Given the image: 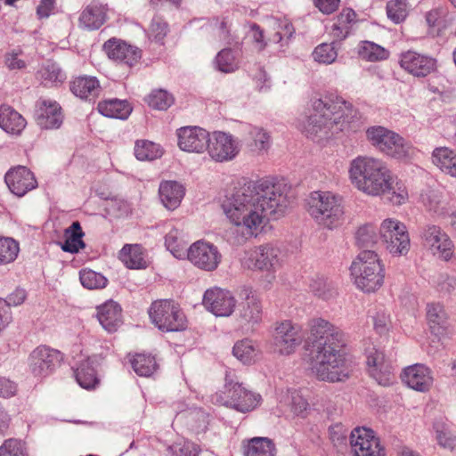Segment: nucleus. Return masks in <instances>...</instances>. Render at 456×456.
Returning a JSON list of instances; mask_svg holds the SVG:
<instances>
[{
	"instance_id": "nucleus-4",
	"label": "nucleus",
	"mask_w": 456,
	"mask_h": 456,
	"mask_svg": "<svg viewBox=\"0 0 456 456\" xmlns=\"http://www.w3.org/2000/svg\"><path fill=\"white\" fill-rule=\"evenodd\" d=\"M348 172L354 187L365 194L379 196L389 188L391 172L379 159L359 156L351 161Z\"/></svg>"
},
{
	"instance_id": "nucleus-43",
	"label": "nucleus",
	"mask_w": 456,
	"mask_h": 456,
	"mask_svg": "<svg viewBox=\"0 0 456 456\" xmlns=\"http://www.w3.org/2000/svg\"><path fill=\"white\" fill-rule=\"evenodd\" d=\"M276 448L272 440L265 437H255L250 440L245 456H275Z\"/></svg>"
},
{
	"instance_id": "nucleus-26",
	"label": "nucleus",
	"mask_w": 456,
	"mask_h": 456,
	"mask_svg": "<svg viewBox=\"0 0 456 456\" xmlns=\"http://www.w3.org/2000/svg\"><path fill=\"white\" fill-rule=\"evenodd\" d=\"M104 50L109 58L133 66L141 58V51L124 41L111 38L105 42Z\"/></svg>"
},
{
	"instance_id": "nucleus-21",
	"label": "nucleus",
	"mask_w": 456,
	"mask_h": 456,
	"mask_svg": "<svg viewBox=\"0 0 456 456\" xmlns=\"http://www.w3.org/2000/svg\"><path fill=\"white\" fill-rule=\"evenodd\" d=\"M400 66L414 77H424L436 69V60L414 51H407L400 56Z\"/></svg>"
},
{
	"instance_id": "nucleus-23",
	"label": "nucleus",
	"mask_w": 456,
	"mask_h": 456,
	"mask_svg": "<svg viewBox=\"0 0 456 456\" xmlns=\"http://www.w3.org/2000/svg\"><path fill=\"white\" fill-rule=\"evenodd\" d=\"M4 180L10 191L18 197L24 196L37 186L34 174L24 166L9 170Z\"/></svg>"
},
{
	"instance_id": "nucleus-46",
	"label": "nucleus",
	"mask_w": 456,
	"mask_h": 456,
	"mask_svg": "<svg viewBox=\"0 0 456 456\" xmlns=\"http://www.w3.org/2000/svg\"><path fill=\"white\" fill-rule=\"evenodd\" d=\"M379 240V232L371 224L360 226L355 232L356 244L361 248H372Z\"/></svg>"
},
{
	"instance_id": "nucleus-24",
	"label": "nucleus",
	"mask_w": 456,
	"mask_h": 456,
	"mask_svg": "<svg viewBox=\"0 0 456 456\" xmlns=\"http://www.w3.org/2000/svg\"><path fill=\"white\" fill-rule=\"evenodd\" d=\"M402 380L411 389L427 392L433 386L434 377L429 368L417 363L403 370Z\"/></svg>"
},
{
	"instance_id": "nucleus-41",
	"label": "nucleus",
	"mask_w": 456,
	"mask_h": 456,
	"mask_svg": "<svg viewBox=\"0 0 456 456\" xmlns=\"http://www.w3.org/2000/svg\"><path fill=\"white\" fill-rule=\"evenodd\" d=\"M240 62L239 53L231 48L221 50L215 59L216 69L224 73L236 71L240 68Z\"/></svg>"
},
{
	"instance_id": "nucleus-14",
	"label": "nucleus",
	"mask_w": 456,
	"mask_h": 456,
	"mask_svg": "<svg viewBox=\"0 0 456 456\" xmlns=\"http://www.w3.org/2000/svg\"><path fill=\"white\" fill-rule=\"evenodd\" d=\"M240 297L242 301L240 303L238 308V320L241 326L254 328L262 322V300L249 287L242 288Z\"/></svg>"
},
{
	"instance_id": "nucleus-20",
	"label": "nucleus",
	"mask_w": 456,
	"mask_h": 456,
	"mask_svg": "<svg viewBox=\"0 0 456 456\" xmlns=\"http://www.w3.org/2000/svg\"><path fill=\"white\" fill-rule=\"evenodd\" d=\"M364 352L370 375L383 387L392 384L394 380L393 368L390 362L385 360L383 353L370 343L364 348Z\"/></svg>"
},
{
	"instance_id": "nucleus-50",
	"label": "nucleus",
	"mask_w": 456,
	"mask_h": 456,
	"mask_svg": "<svg viewBox=\"0 0 456 456\" xmlns=\"http://www.w3.org/2000/svg\"><path fill=\"white\" fill-rule=\"evenodd\" d=\"M338 57V50L335 43H322L317 45L313 52V58L315 61L322 64H331Z\"/></svg>"
},
{
	"instance_id": "nucleus-40",
	"label": "nucleus",
	"mask_w": 456,
	"mask_h": 456,
	"mask_svg": "<svg viewBox=\"0 0 456 456\" xmlns=\"http://www.w3.org/2000/svg\"><path fill=\"white\" fill-rule=\"evenodd\" d=\"M165 244L167 248L176 258H183L188 251L187 241L182 231L173 228L166 235Z\"/></svg>"
},
{
	"instance_id": "nucleus-18",
	"label": "nucleus",
	"mask_w": 456,
	"mask_h": 456,
	"mask_svg": "<svg viewBox=\"0 0 456 456\" xmlns=\"http://www.w3.org/2000/svg\"><path fill=\"white\" fill-rule=\"evenodd\" d=\"M60 351L45 346H37L29 355V369L35 377L49 376L61 361Z\"/></svg>"
},
{
	"instance_id": "nucleus-51",
	"label": "nucleus",
	"mask_w": 456,
	"mask_h": 456,
	"mask_svg": "<svg viewBox=\"0 0 456 456\" xmlns=\"http://www.w3.org/2000/svg\"><path fill=\"white\" fill-rule=\"evenodd\" d=\"M19 250V244L13 239L0 237V265L13 262Z\"/></svg>"
},
{
	"instance_id": "nucleus-38",
	"label": "nucleus",
	"mask_w": 456,
	"mask_h": 456,
	"mask_svg": "<svg viewBox=\"0 0 456 456\" xmlns=\"http://www.w3.org/2000/svg\"><path fill=\"white\" fill-rule=\"evenodd\" d=\"M214 36L225 45L237 42L238 37L232 30V20L229 17H216L210 21Z\"/></svg>"
},
{
	"instance_id": "nucleus-36",
	"label": "nucleus",
	"mask_w": 456,
	"mask_h": 456,
	"mask_svg": "<svg viewBox=\"0 0 456 456\" xmlns=\"http://www.w3.org/2000/svg\"><path fill=\"white\" fill-rule=\"evenodd\" d=\"M98 110L108 118L126 119L130 115L132 107L126 101L110 99L99 102Z\"/></svg>"
},
{
	"instance_id": "nucleus-33",
	"label": "nucleus",
	"mask_w": 456,
	"mask_h": 456,
	"mask_svg": "<svg viewBox=\"0 0 456 456\" xmlns=\"http://www.w3.org/2000/svg\"><path fill=\"white\" fill-rule=\"evenodd\" d=\"M71 92L81 99H93L100 93V83L95 77H76L70 85Z\"/></svg>"
},
{
	"instance_id": "nucleus-11",
	"label": "nucleus",
	"mask_w": 456,
	"mask_h": 456,
	"mask_svg": "<svg viewBox=\"0 0 456 456\" xmlns=\"http://www.w3.org/2000/svg\"><path fill=\"white\" fill-rule=\"evenodd\" d=\"M419 237L422 245L433 255L445 261L452 257L454 244L441 226L428 224L421 228Z\"/></svg>"
},
{
	"instance_id": "nucleus-55",
	"label": "nucleus",
	"mask_w": 456,
	"mask_h": 456,
	"mask_svg": "<svg viewBox=\"0 0 456 456\" xmlns=\"http://www.w3.org/2000/svg\"><path fill=\"white\" fill-rule=\"evenodd\" d=\"M147 102L151 107L156 110H165L173 104L174 98L167 91L159 89L152 91L148 96Z\"/></svg>"
},
{
	"instance_id": "nucleus-22",
	"label": "nucleus",
	"mask_w": 456,
	"mask_h": 456,
	"mask_svg": "<svg viewBox=\"0 0 456 456\" xmlns=\"http://www.w3.org/2000/svg\"><path fill=\"white\" fill-rule=\"evenodd\" d=\"M178 146L188 152H203L209 142V133L199 126H184L177 130Z\"/></svg>"
},
{
	"instance_id": "nucleus-39",
	"label": "nucleus",
	"mask_w": 456,
	"mask_h": 456,
	"mask_svg": "<svg viewBox=\"0 0 456 456\" xmlns=\"http://www.w3.org/2000/svg\"><path fill=\"white\" fill-rule=\"evenodd\" d=\"M119 259L128 267L132 269H139L145 267V260L139 245H125L118 254Z\"/></svg>"
},
{
	"instance_id": "nucleus-6",
	"label": "nucleus",
	"mask_w": 456,
	"mask_h": 456,
	"mask_svg": "<svg viewBox=\"0 0 456 456\" xmlns=\"http://www.w3.org/2000/svg\"><path fill=\"white\" fill-rule=\"evenodd\" d=\"M351 273L356 287L367 293L375 292L384 283L385 270L373 250H363L352 263Z\"/></svg>"
},
{
	"instance_id": "nucleus-37",
	"label": "nucleus",
	"mask_w": 456,
	"mask_h": 456,
	"mask_svg": "<svg viewBox=\"0 0 456 456\" xmlns=\"http://www.w3.org/2000/svg\"><path fill=\"white\" fill-rule=\"evenodd\" d=\"M259 353L258 345L248 338L236 342L232 348L233 355L244 364L254 363Z\"/></svg>"
},
{
	"instance_id": "nucleus-59",
	"label": "nucleus",
	"mask_w": 456,
	"mask_h": 456,
	"mask_svg": "<svg viewBox=\"0 0 456 456\" xmlns=\"http://www.w3.org/2000/svg\"><path fill=\"white\" fill-rule=\"evenodd\" d=\"M0 456H26V448L20 440L8 439L0 446Z\"/></svg>"
},
{
	"instance_id": "nucleus-28",
	"label": "nucleus",
	"mask_w": 456,
	"mask_h": 456,
	"mask_svg": "<svg viewBox=\"0 0 456 456\" xmlns=\"http://www.w3.org/2000/svg\"><path fill=\"white\" fill-rule=\"evenodd\" d=\"M421 202L426 210L436 218L448 217L451 207L443 194L437 191L429 190L421 194Z\"/></svg>"
},
{
	"instance_id": "nucleus-63",
	"label": "nucleus",
	"mask_w": 456,
	"mask_h": 456,
	"mask_svg": "<svg viewBox=\"0 0 456 456\" xmlns=\"http://www.w3.org/2000/svg\"><path fill=\"white\" fill-rule=\"evenodd\" d=\"M289 403L291 411L297 415L302 414L308 407L307 401L296 391L290 393Z\"/></svg>"
},
{
	"instance_id": "nucleus-45",
	"label": "nucleus",
	"mask_w": 456,
	"mask_h": 456,
	"mask_svg": "<svg viewBox=\"0 0 456 456\" xmlns=\"http://www.w3.org/2000/svg\"><path fill=\"white\" fill-rule=\"evenodd\" d=\"M134 372L142 377H150L157 370L155 358L151 354H137L131 360Z\"/></svg>"
},
{
	"instance_id": "nucleus-60",
	"label": "nucleus",
	"mask_w": 456,
	"mask_h": 456,
	"mask_svg": "<svg viewBox=\"0 0 456 456\" xmlns=\"http://www.w3.org/2000/svg\"><path fill=\"white\" fill-rule=\"evenodd\" d=\"M168 32L167 23L159 16H154L150 28L149 35L157 42H161Z\"/></svg>"
},
{
	"instance_id": "nucleus-13",
	"label": "nucleus",
	"mask_w": 456,
	"mask_h": 456,
	"mask_svg": "<svg viewBox=\"0 0 456 456\" xmlns=\"http://www.w3.org/2000/svg\"><path fill=\"white\" fill-rule=\"evenodd\" d=\"M350 446L354 456H385V449L379 438L370 428L357 427L349 436Z\"/></svg>"
},
{
	"instance_id": "nucleus-35",
	"label": "nucleus",
	"mask_w": 456,
	"mask_h": 456,
	"mask_svg": "<svg viewBox=\"0 0 456 456\" xmlns=\"http://www.w3.org/2000/svg\"><path fill=\"white\" fill-rule=\"evenodd\" d=\"M76 380L79 386L86 389H91L99 382L96 377L95 360L88 357L83 360L74 370Z\"/></svg>"
},
{
	"instance_id": "nucleus-57",
	"label": "nucleus",
	"mask_w": 456,
	"mask_h": 456,
	"mask_svg": "<svg viewBox=\"0 0 456 456\" xmlns=\"http://www.w3.org/2000/svg\"><path fill=\"white\" fill-rule=\"evenodd\" d=\"M39 79L45 85L60 82L62 79L61 69L55 63L48 62L45 64L37 72Z\"/></svg>"
},
{
	"instance_id": "nucleus-3",
	"label": "nucleus",
	"mask_w": 456,
	"mask_h": 456,
	"mask_svg": "<svg viewBox=\"0 0 456 456\" xmlns=\"http://www.w3.org/2000/svg\"><path fill=\"white\" fill-rule=\"evenodd\" d=\"M357 111L352 103L335 94L312 99L309 114L299 124V129L314 141H322L348 128Z\"/></svg>"
},
{
	"instance_id": "nucleus-49",
	"label": "nucleus",
	"mask_w": 456,
	"mask_h": 456,
	"mask_svg": "<svg viewBox=\"0 0 456 456\" xmlns=\"http://www.w3.org/2000/svg\"><path fill=\"white\" fill-rule=\"evenodd\" d=\"M359 55L363 60L378 61L386 60L388 57V52L375 43L365 41L359 49Z\"/></svg>"
},
{
	"instance_id": "nucleus-62",
	"label": "nucleus",
	"mask_w": 456,
	"mask_h": 456,
	"mask_svg": "<svg viewBox=\"0 0 456 456\" xmlns=\"http://www.w3.org/2000/svg\"><path fill=\"white\" fill-rule=\"evenodd\" d=\"M330 438L335 446L345 444L346 442V430L341 424H336L329 429Z\"/></svg>"
},
{
	"instance_id": "nucleus-15",
	"label": "nucleus",
	"mask_w": 456,
	"mask_h": 456,
	"mask_svg": "<svg viewBox=\"0 0 456 456\" xmlns=\"http://www.w3.org/2000/svg\"><path fill=\"white\" fill-rule=\"evenodd\" d=\"M202 304L214 315L228 317L234 312L237 300L230 290L214 287L205 291Z\"/></svg>"
},
{
	"instance_id": "nucleus-31",
	"label": "nucleus",
	"mask_w": 456,
	"mask_h": 456,
	"mask_svg": "<svg viewBox=\"0 0 456 456\" xmlns=\"http://www.w3.org/2000/svg\"><path fill=\"white\" fill-rule=\"evenodd\" d=\"M26 125L25 118L12 107H0V127L6 133L20 134Z\"/></svg>"
},
{
	"instance_id": "nucleus-53",
	"label": "nucleus",
	"mask_w": 456,
	"mask_h": 456,
	"mask_svg": "<svg viewBox=\"0 0 456 456\" xmlns=\"http://www.w3.org/2000/svg\"><path fill=\"white\" fill-rule=\"evenodd\" d=\"M387 194V200L393 205H402L408 200V191L404 184L401 182H395L393 176H391L389 188L384 193Z\"/></svg>"
},
{
	"instance_id": "nucleus-10",
	"label": "nucleus",
	"mask_w": 456,
	"mask_h": 456,
	"mask_svg": "<svg viewBox=\"0 0 456 456\" xmlns=\"http://www.w3.org/2000/svg\"><path fill=\"white\" fill-rule=\"evenodd\" d=\"M380 240L393 256L406 255L410 249V236L406 225L394 218L385 219L379 227Z\"/></svg>"
},
{
	"instance_id": "nucleus-9",
	"label": "nucleus",
	"mask_w": 456,
	"mask_h": 456,
	"mask_svg": "<svg viewBox=\"0 0 456 456\" xmlns=\"http://www.w3.org/2000/svg\"><path fill=\"white\" fill-rule=\"evenodd\" d=\"M151 322L163 332H175L186 329L187 320L180 306L171 300L153 302L149 309Z\"/></svg>"
},
{
	"instance_id": "nucleus-56",
	"label": "nucleus",
	"mask_w": 456,
	"mask_h": 456,
	"mask_svg": "<svg viewBox=\"0 0 456 456\" xmlns=\"http://www.w3.org/2000/svg\"><path fill=\"white\" fill-rule=\"evenodd\" d=\"M387 13L395 23H400L408 15L407 4L403 0H392L387 4Z\"/></svg>"
},
{
	"instance_id": "nucleus-54",
	"label": "nucleus",
	"mask_w": 456,
	"mask_h": 456,
	"mask_svg": "<svg viewBox=\"0 0 456 456\" xmlns=\"http://www.w3.org/2000/svg\"><path fill=\"white\" fill-rule=\"evenodd\" d=\"M79 279L83 287L88 289H102L107 284V279L102 274L90 269L80 271Z\"/></svg>"
},
{
	"instance_id": "nucleus-5",
	"label": "nucleus",
	"mask_w": 456,
	"mask_h": 456,
	"mask_svg": "<svg viewBox=\"0 0 456 456\" xmlns=\"http://www.w3.org/2000/svg\"><path fill=\"white\" fill-rule=\"evenodd\" d=\"M308 213L319 224L327 229L339 226L344 218L342 198L330 191H314L308 199Z\"/></svg>"
},
{
	"instance_id": "nucleus-58",
	"label": "nucleus",
	"mask_w": 456,
	"mask_h": 456,
	"mask_svg": "<svg viewBox=\"0 0 456 456\" xmlns=\"http://www.w3.org/2000/svg\"><path fill=\"white\" fill-rule=\"evenodd\" d=\"M188 422L191 423V428L197 432L205 430L208 424V415L200 409H189L186 412Z\"/></svg>"
},
{
	"instance_id": "nucleus-2",
	"label": "nucleus",
	"mask_w": 456,
	"mask_h": 456,
	"mask_svg": "<svg viewBox=\"0 0 456 456\" xmlns=\"http://www.w3.org/2000/svg\"><path fill=\"white\" fill-rule=\"evenodd\" d=\"M311 370L320 379L343 381L352 371L351 362L344 352L346 336L338 327L322 318L309 322Z\"/></svg>"
},
{
	"instance_id": "nucleus-32",
	"label": "nucleus",
	"mask_w": 456,
	"mask_h": 456,
	"mask_svg": "<svg viewBox=\"0 0 456 456\" xmlns=\"http://www.w3.org/2000/svg\"><path fill=\"white\" fill-rule=\"evenodd\" d=\"M247 145L254 154L263 155L270 149L272 145V137L263 127L249 126Z\"/></svg>"
},
{
	"instance_id": "nucleus-16",
	"label": "nucleus",
	"mask_w": 456,
	"mask_h": 456,
	"mask_svg": "<svg viewBox=\"0 0 456 456\" xmlns=\"http://www.w3.org/2000/svg\"><path fill=\"white\" fill-rule=\"evenodd\" d=\"M301 327L291 321L277 322L273 333L275 349L284 355L291 354L302 343Z\"/></svg>"
},
{
	"instance_id": "nucleus-7",
	"label": "nucleus",
	"mask_w": 456,
	"mask_h": 456,
	"mask_svg": "<svg viewBox=\"0 0 456 456\" xmlns=\"http://www.w3.org/2000/svg\"><path fill=\"white\" fill-rule=\"evenodd\" d=\"M367 139L381 152L399 160L411 159L415 149L397 133L384 126H375L367 129Z\"/></svg>"
},
{
	"instance_id": "nucleus-30",
	"label": "nucleus",
	"mask_w": 456,
	"mask_h": 456,
	"mask_svg": "<svg viewBox=\"0 0 456 456\" xmlns=\"http://www.w3.org/2000/svg\"><path fill=\"white\" fill-rule=\"evenodd\" d=\"M97 317L104 330L114 332L122 323L121 307L114 301H109L98 307Z\"/></svg>"
},
{
	"instance_id": "nucleus-1",
	"label": "nucleus",
	"mask_w": 456,
	"mask_h": 456,
	"mask_svg": "<svg viewBox=\"0 0 456 456\" xmlns=\"http://www.w3.org/2000/svg\"><path fill=\"white\" fill-rule=\"evenodd\" d=\"M285 187L268 179L250 181L236 188L222 202V209L241 235L235 243L256 237L266 223L282 216L289 206Z\"/></svg>"
},
{
	"instance_id": "nucleus-52",
	"label": "nucleus",
	"mask_w": 456,
	"mask_h": 456,
	"mask_svg": "<svg viewBox=\"0 0 456 456\" xmlns=\"http://www.w3.org/2000/svg\"><path fill=\"white\" fill-rule=\"evenodd\" d=\"M310 289L314 294L325 300L335 297L337 294L333 284L323 277H317L312 280Z\"/></svg>"
},
{
	"instance_id": "nucleus-44",
	"label": "nucleus",
	"mask_w": 456,
	"mask_h": 456,
	"mask_svg": "<svg viewBox=\"0 0 456 456\" xmlns=\"http://www.w3.org/2000/svg\"><path fill=\"white\" fill-rule=\"evenodd\" d=\"M438 444L449 450L456 446V436L452 434L451 424L447 420L438 419L434 423Z\"/></svg>"
},
{
	"instance_id": "nucleus-8",
	"label": "nucleus",
	"mask_w": 456,
	"mask_h": 456,
	"mask_svg": "<svg viewBox=\"0 0 456 456\" xmlns=\"http://www.w3.org/2000/svg\"><path fill=\"white\" fill-rule=\"evenodd\" d=\"M281 249L272 244H264L243 252L240 265L244 269L275 273L283 265Z\"/></svg>"
},
{
	"instance_id": "nucleus-12",
	"label": "nucleus",
	"mask_w": 456,
	"mask_h": 456,
	"mask_svg": "<svg viewBox=\"0 0 456 456\" xmlns=\"http://www.w3.org/2000/svg\"><path fill=\"white\" fill-rule=\"evenodd\" d=\"M225 393L227 394L226 400L217 398L216 401L240 412L255 410L262 400L259 394L248 390L242 384L232 380L226 382Z\"/></svg>"
},
{
	"instance_id": "nucleus-42",
	"label": "nucleus",
	"mask_w": 456,
	"mask_h": 456,
	"mask_svg": "<svg viewBox=\"0 0 456 456\" xmlns=\"http://www.w3.org/2000/svg\"><path fill=\"white\" fill-rule=\"evenodd\" d=\"M84 232H82L80 224L74 222L69 229L65 231L66 240L61 244V249L65 252L77 253L80 248L85 247L82 240Z\"/></svg>"
},
{
	"instance_id": "nucleus-29",
	"label": "nucleus",
	"mask_w": 456,
	"mask_h": 456,
	"mask_svg": "<svg viewBox=\"0 0 456 456\" xmlns=\"http://www.w3.org/2000/svg\"><path fill=\"white\" fill-rule=\"evenodd\" d=\"M159 199L169 210L177 208L184 196L183 186L175 181L162 182L159 188Z\"/></svg>"
},
{
	"instance_id": "nucleus-25",
	"label": "nucleus",
	"mask_w": 456,
	"mask_h": 456,
	"mask_svg": "<svg viewBox=\"0 0 456 456\" xmlns=\"http://www.w3.org/2000/svg\"><path fill=\"white\" fill-rule=\"evenodd\" d=\"M36 120L43 129L59 128L63 121L61 106L55 101L41 100L37 104Z\"/></svg>"
},
{
	"instance_id": "nucleus-34",
	"label": "nucleus",
	"mask_w": 456,
	"mask_h": 456,
	"mask_svg": "<svg viewBox=\"0 0 456 456\" xmlns=\"http://www.w3.org/2000/svg\"><path fill=\"white\" fill-rule=\"evenodd\" d=\"M432 163L442 172L456 177V152L450 148H436L432 152Z\"/></svg>"
},
{
	"instance_id": "nucleus-61",
	"label": "nucleus",
	"mask_w": 456,
	"mask_h": 456,
	"mask_svg": "<svg viewBox=\"0 0 456 456\" xmlns=\"http://www.w3.org/2000/svg\"><path fill=\"white\" fill-rule=\"evenodd\" d=\"M437 289L447 295L456 294V277L447 273H442L436 280Z\"/></svg>"
},
{
	"instance_id": "nucleus-48",
	"label": "nucleus",
	"mask_w": 456,
	"mask_h": 456,
	"mask_svg": "<svg viewBox=\"0 0 456 456\" xmlns=\"http://www.w3.org/2000/svg\"><path fill=\"white\" fill-rule=\"evenodd\" d=\"M427 318L430 328L435 331H439L446 323L447 314L441 304L431 303L427 305Z\"/></svg>"
},
{
	"instance_id": "nucleus-19",
	"label": "nucleus",
	"mask_w": 456,
	"mask_h": 456,
	"mask_svg": "<svg viewBox=\"0 0 456 456\" xmlns=\"http://www.w3.org/2000/svg\"><path fill=\"white\" fill-rule=\"evenodd\" d=\"M212 159L216 162H225L233 159L239 153L238 142L232 135L224 132H215L209 136L206 148Z\"/></svg>"
},
{
	"instance_id": "nucleus-64",
	"label": "nucleus",
	"mask_w": 456,
	"mask_h": 456,
	"mask_svg": "<svg viewBox=\"0 0 456 456\" xmlns=\"http://www.w3.org/2000/svg\"><path fill=\"white\" fill-rule=\"evenodd\" d=\"M350 32V26L342 23L338 18L331 27L330 34L336 40L345 39Z\"/></svg>"
},
{
	"instance_id": "nucleus-27",
	"label": "nucleus",
	"mask_w": 456,
	"mask_h": 456,
	"mask_svg": "<svg viewBox=\"0 0 456 456\" xmlns=\"http://www.w3.org/2000/svg\"><path fill=\"white\" fill-rule=\"evenodd\" d=\"M108 5L97 0L92 1L80 13L79 27L95 30L100 28L107 20Z\"/></svg>"
},
{
	"instance_id": "nucleus-47",
	"label": "nucleus",
	"mask_w": 456,
	"mask_h": 456,
	"mask_svg": "<svg viewBox=\"0 0 456 456\" xmlns=\"http://www.w3.org/2000/svg\"><path fill=\"white\" fill-rule=\"evenodd\" d=\"M134 155L139 160H153L162 155L160 146L151 141H136L134 145Z\"/></svg>"
},
{
	"instance_id": "nucleus-17",
	"label": "nucleus",
	"mask_w": 456,
	"mask_h": 456,
	"mask_svg": "<svg viewBox=\"0 0 456 456\" xmlns=\"http://www.w3.org/2000/svg\"><path fill=\"white\" fill-rule=\"evenodd\" d=\"M186 256L191 264L208 272L216 270L222 259V255L216 246L202 240H198L191 245Z\"/></svg>"
}]
</instances>
